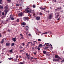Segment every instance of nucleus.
Masks as SVG:
<instances>
[{
	"mask_svg": "<svg viewBox=\"0 0 64 64\" xmlns=\"http://www.w3.org/2000/svg\"><path fill=\"white\" fill-rule=\"evenodd\" d=\"M32 12H33V10H31L29 9L28 8H26L24 11L25 12L28 13H29V12L30 13H32Z\"/></svg>",
	"mask_w": 64,
	"mask_h": 64,
	"instance_id": "obj_1",
	"label": "nucleus"
},
{
	"mask_svg": "<svg viewBox=\"0 0 64 64\" xmlns=\"http://www.w3.org/2000/svg\"><path fill=\"white\" fill-rule=\"evenodd\" d=\"M5 10H4V12L5 13V14L6 15V14H7V12H9V8L8 7V6H6L4 7Z\"/></svg>",
	"mask_w": 64,
	"mask_h": 64,
	"instance_id": "obj_2",
	"label": "nucleus"
},
{
	"mask_svg": "<svg viewBox=\"0 0 64 64\" xmlns=\"http://www.w3.org/2000/svg\"><path fill=\"white\" fill-rule=\"evenodd\" d=\"M44 47H45L44 48H49V46H50L49 44L48 43H46L43 46Z\"/></svg>",
	"mask_w": 64,
	"mask_h": 64,
	"instance_id": "obj_3",
	"label": "nucleus"
},
{
	"mask_svg": "<svg viewBox=\"0 0 64 64\" xmlns=\"http://www.w3.org/2000/svg\"><path fill=\"white\" fill-rule=\"evenodd\" d=\"M55 58H58V59H61V58L59 56H58L57 55H56L55 56Z\"/></svg>",
	"mask_w": 64,
	"mask_h": 64,
	"instance_id": "obj_4",
	"label": "nucleus"
},
{
	"mask_svg": "<svg viewBox=\"0 0 64 64\" xmlns=\"http://www.w3.org/2000/svg\"><path fill=\"white\" fill-rule=\"evenodd\" d=\"M52 14H50L48 17L49 19L50 20V19H51L52 18Z\"/></svg>",
	"mask_w": 64,
	"mask_h": 64,
	"instance_id": "obj_5",
	"label": "nucleus"
},
{
	"mask_svg": "<svg viewBox=\"0 0 64 64\" xmlns=\"http://www.w3.org/2000/svg\"><path fill=\"white\" fill-rule=\"evenodd\" d=\"M16 39V37H15L14 38H12V40L14 41V42H15L17 40Z\"/></svg>",
	"mask_w": 64,
	"mask_h": 64,
	"instance_id": "obj_6",
	"label": "nucleus"
},
{
	"mask_svg": "<svg viewBox=\"0 0 64 64\" xmlns=\"http://www.w3.org/2000/svg\"><path fill=\"white\" fill-rule=\"evenodd\" d=\"M22 15H23V13H22V12H21L20 13L18 14V16H19V17H20V16H22Z\"/></svg>",
	"mask_w": 64,
	"mask_h": 64,
	"instance_id": "obj_7",
	"label": "nucleus"
},
{
	"mask_svg": "<svg viewBox=\"0 0 64 64\" xmlns=\"http://www.w3.org/2000/svg\"><path fill=\"white\" fill-rule=\"evenodd\" d=\"M26 56L27 58H28V59L30 58V55L29 54V55H28V53L26 54Z\"/></svg>",
	"mask_w": 64,
	"mask_h": 64,
	"instance_id": "obj_8",
	"label": "nucleus"
},
{
	"mask_svg": "<svg viewBox=\"0 0 64 64\" xmlns=\"http://www.w3.org/2000/svg\"><path fill=\"white\" fill-rule=\"evenodd\" d=\"M28 19V17H25L24 18V21H26V20H27Z\"/></svg>",
	"mask_w": 64,
	"mask_h": 64,
	"instance_id": "obj_9",
	"label": "nucleus"
},
{
	"mask_svg": "<svg viewBox=\"0 0 64 64\" xmlns=\"http://www.w3.org/2000/svg\"><path fill=\"white\" fill-rule=\"evenodd\" d=\"M10 45V44L9 42H7L6 43V46H9Z\"/></svg>",
	"mask_w": 64,
	"mask_h": 64,
	"instance_id": "obj_10",
	"label": "nucleus"
},
{
	"mask_svg": "<svg viewBox=\"0 0 64 64\" xmlns=\"http://www.w3.org/2000/svg\"><path fill=\"white\" fill-rule=\"evenodd\" d=\"M12 16V15H10V18L12 20H14V18H13V17H12V16Z\"/></svg>",
	"mask_w": 64,
	"mask_h": 64,
	"instance_id": "obj_11",
	"label": "nucleus"
},
{
	"mask_svg": "<svg viewBox=\"0 0 64 64\" xmlns=\"http://www.w3.org/2000/svg\"><path fill=\"white\" fill-rule=\"evenodd\" d=\"M41 47H43V45L42 44H40L39 45V46H38V47L40 48Z\"/></svg>",
	"mask_w": 64,
	"mask_h": 64,
	"instance_id": "obj_12",
	"label": "nucleus"
},
{
	"mask_svg": "<svg viewBox=\"0 0 64 64\" xmlns=\"http://www.w3.org/2000/svg\"><path fill=\"white\" fill-rule=\"evenodd\" d=\"M4 39H5V38H4V39H3L2 41V42H1V43L2 44L3 43V42H4Z\"/></svg>",
	"mask_w": 64,
	"mask_h": 64,
	"instance_id": "obj_13",
	"label": "nucleus"
},
{
	"mask_svg": "<svg viewBox=\"0 0 64 64\" xmlns=\"http://www.w3.org/2000/svg\"><path fill=\"white\" fill-rule=\"evenodd\" d=\"M31 43V42H28V44H27V45L26 46V47H28L29 46V44H30Z\"/></svg>",
	"mask_w": 64,
	"mask_h": 64,
	"instance_id": "obj_14",
	"label": "nucleus"
},
{
	"mask_svg": "<svg viewBox=\"0 0 64 64\" xmlns=\"http://www.w3.org/2000/svg\"><path fill=\"white\" fill-rule=\"evenodd\" d=\"M40 19V17L39 16L37 17L36 18V20H39Z\"/></svg>",
	"mask_w": 64,
	"mask_h": 64,
	"instance_id": "obj_15",
	"label": "nucleus"
},
{
	"mask_svg": "<svg viewBox=\"0 0 64 64\" xmlns=\"http://www.w3.org/2000/svg\"><path fill=\"white\" fill-rule=\"evenodd\" d=\"M26 24L25 22H22V25H26Z\"/></svg>",
	"mask_w": 64,
	"mask_h": 64,
	"instance_id": "obj_16",
	"label": "nucleus"
},
{
	"mask_svg": "<svg viewBox=\"0 0 64 64\" xmlns=\"http://www.w3.org/2000/svg\"><path fill=\"white\" fill-rule=\"evenodd\" d=\"M53 61H58V60H59L58 59L56 60V59H54V58H53Z\"/></svg>",
	"mask_w": 64,
	"mask_h": 64,
	"instance_id": "obj_17",
	"label": "nucleus"
},
{
	"mask_svg": "<svg viewBox=\"0 0 64 64\" xmlns=\"http://www.w3.org/2000/svg\"><path fill=\"white\" fill-rule=\"evenodd\" d=\"M20 39H22V40H23V39H24V37H21L20 36Z\"/></svg>",
	"mask_w": 64,
	"mask_h": 64,
	"instance_id": "obj_18",
	"label": "nucleus"
},
{
	"mask_svg": "<svg viewBox=\"0 0 64 64\" xmlns=\"http://www.w3.org/2000/svg\"><path fill=\"white\" fill-rule=\"evenodd\" d=\"M43 53H44V54H45L46 53V51L45 50L43 51Z\"/></svg>",
	"mask_w": 64,
	"mask_h": 64,
	"instance_id": "obj_19",
	"label": "nucleus"
},
{
	"mask_svg": "<svg viewBox=\"0 0 64 64\" xmlns=\"http://www.w3.org/2000/svg\"><path fill=\"white\" fill-rule=\"evenodd\" d=\"M8 59L9 60H11L13 59V58H8Z\"/></svg>",
	"mask_w": 64,
	"mask_h": 64,
	"instance_id": "obj_20",
	"label": "nucleus"
},
{
	"mask_svg": "<svg viewBox=\"0 0 64 64\" xmlns=\"http://www.w3.org/2000/svg\"><path fill=\"white\" fill-rule=\"evenodd\" d=\"M2 4V0H0V4Z\"/></svg>",
	"mask_w": 64,
	"mask_h": 64,
	"instance_id": "obj_21",
	"label": "nucleus"
},
{
	"mask_svg": "<svg viewBox=\"0 0 64 64\" xmlns=\"http://www.w3.org/2000/svg\"><path fill=\"white\" fill-rule=\"evenodd\" d=\"M14 44V43H13L12 44V45H11V46H14V44Z\"/></svg>",
	"mask_w": 64,
	"mask_h": 64,
	"instance_id": "obj_22",
	"label": "nucleus"
},
{
	"mask_svg": "<svg viewBox=\"0 0 64 64\" xmlns=\"http://www.w3.org/2000/svg\"><path fill=\"white\" fill-rule=\"evenodd\" d=\"M57 9L58 10H61V9H62V8L61 7H60L58 8Z\"/></svg>",
	"mask_w": 64,
	"mask_h": 64,
	"instance_id": "obj_23",
	"label": "nucleus"
},
{
	"mask_svg": "<svg viewBox=\"0 0 64 64\" xmlns=\"http://www.w3.org/2000/svg\"><path fill=\"white\" fill-rule=\"evenodd\" d=\"M13 50L12 49L10 50L9 51L10 53H11L12 52H13L12 51Z\"/></svg>",
	"mask_w": 64,
	"mask_h": 64,
	"instance_id": "obj_24",
	"label": "nucleus"
},
{
	"mask_svg": "<svg viewBox=\"0 0 64 64\" xmlns=\"http://www.w3.org/2000/svg\"><path fill=\"white\" fill-rule=\"evenodd\" d=\"M39 15H42V13L41 12H39Z\"/></svg>",
	"mask_w": 64,
	"mask_h": 64,
	"instance_id": "obj_25",
	"label": "nucleus"
},
{
	"mask_svg": "<svg viewBox=\"0 0 64 64\" xmlns=\"http://www.w3.org/2000/svg\"><path fill=\"white\" fill-rule=\"evenodd\" d=\"M36 7V6H35V5H34V4L33 6H32V7L33 8H35Z\"/></svg>",
	"mask_w": 64,
	"mask_h": 64,
	"instance_id": "obj_26",
	"label": "nucleus"
},
{
	"mask_svg": "<svg viewBox=\"0 0 64 64\" xmlns=\"http://www.w3.org/2000/svg\"><path fill=\"white\" fill-rule=\"evenodd\" d=\"M19 21V19H18L16 20V22H18Z\"/></svg>",
	"mask_w": 64,
	"mask_h": 64,
	"instance_id": "obj_27",
	"label": "nucleus"
},
{
	"mask_svg": "<svg viewBox=\"0 0 64 64\" xmlns=\"http://www.w3.org/2000/svg\"><path fill=\"white\" fill-rule=\"evenodd\" d=\"M3 6H0V9H3Z\"/></svg>",
	"mask_w": 64,
	"mask_h": 64,
	"instance_id": "obj_28",
	"label": "nucleus"
},
{
	"mask_svg": "<svg viewBox=\"0 0 64 64\" xmlns=\"http://www.w3.org/2000/svg\"><path fill=\"white\" fill-rule=\"evenodd\" d=\"M24 48L23 49V50H20V52H22L23 51H24Z\"/></svg>",
	"mask_w": 64,
	"mask_h": 64,
	"instance_id": "obj_29",
	"label": "nucleus"
},
{
	"mask_svg": "<svg viewBox=\"0 0 64 64\" xmlns=\"http://www.w3.org/2000/svg\"><path fill=\"white\" fill-rule=\"evenodd\" d=\"M7 1L10 3L11 2V0H7Z\"/></svg>",
	"mask_w": 64,
	"mask_h": 64,
	"instance_id": "obj_30",
	"label": "nucleus"
},
{
	"mask_svg": "<svg viewBox=\"0 0 64 64\" xmlns=\"http://www.w3.org/2000/svg\"><path fill=\"white\" fill-rule=\"evenodd\" d=\"M16 59H17L18 58V55H16Z\"/></svg>",
	"mask_w": 64,
	"mask_h": 64,
	"instance_id": "obj_31",
	"label": "nucleus"
},
{
	"mask_svg": "<svg viewBox=\"0 0 64 64\" xmlns=\"http://www.w3.org/2000/svg\"><path fill=\"white\" fill-rule=\"evenodd\" d=\"M31 43L32 44V45H35V43H34L33 44V43L31 42Z\"/></svg>",
	"mask_w": 64,
	"mask_h": 64,
	"instance_id": "obj_32",
	"label": "nucleus"
},
{
	"mask_svg": "<svg viewBox=\"0 0 64 64\" xmlns=\"http://www.w3.org/2000/svg\"><path fill=\"white\" fill-rule=\"evenodd\" d=\"M20 35L21 37H23V35L22 34H20Z\"/></svg>",
	"mask_w": 64,
	"mask_h": 64,
	"instance_id": "obj_33",
	"label": "nucleus"
},
{
	"mask_svg": "<svg viewBox=\"0 0 64 64\" xmlns=\"http://www.w3.org/2000/svg\"><path fill=\"white\" fill-rule=\"evenodd\" d=\"M46 9V8H42V10H45Z\"/></svg>",
	"mask_w": 64,
	"mask_h": 64,
	"instance_id": "obj_34",
	"label": "nucleus"
},
{
	"mask_svg": "<svg viewBox=\"0 0 64 64\" xmlns=\"http://www.w3.org/2000/svg\"><path fill=\"white\" fill-rule=\"evenodd\" d=\"M50 46H51V48H53L52 47V45H51V44H50Z\"/></svg>",
	"mask_w": 64,
	"mask_h": 64,
	"instance_id": "obj_35",
	"label": "nucleus"
},
{
	"mask_svg": "<svg viewBox=\"0 0 64 64\" xmlns=\"http://www.w3.org/2000/svg\"><path fill=\"white\" fill-rule=\"evenodd\" d=\"M22 44L23 46H24V45H25V44L24 43H23Z\"/></svg>",
	"mask_w": 64,
	"mask_h": 64,
	"instance_id": "obj_36",
	"label": "nucleus"
},
{
	"mask_svg": "<svg viewBox=\"0 0 64 64\" xmlns=\"http://www.w3.org/2000/svg\"><path fill=\"white\" fill-rule=\"evenodd\" d=\"M16 6H19V4H16Z\"/></svg>",
	"mask_w": 64,
	"mask_h": 64,
	"instance_id": "obj_37",
	"label": "nucleus"
},
{
	"mask_svg": "<svg viewBox=\"0 0 64 64\" xmlns=\"http://www.w3.org/2000/svg\"><path fill=\"white\" fill-rule=\"evenodd\" d=\"M40 8L41 9V10H42V8H41V7H40Z\"/></svg>",
	"mask_w": 64,
	"mask_h": 64,
	"instance_id": "obj_38",
	"label": "nucleus"
},
{
	"mask_svg": "<svg viewBox=\"0 0 64 64\" xmlns=\"http://www.w3.org/2000/svg\"><path fill=\"white\" fill-rule=\"evenodd\" d=\"M54 2H56V0H53Z\"/></svg>",
	"mask_w": 64,
	"mask_h": 64,
	"instance_id": "obj_39",
	"label": "nucleus"
},
{
	"mask_svg": "<svg viewBox=\"0 0 64 64\" xmlns=\"http://www.w3.org/2000/svg\"><path fill=\"white\" fill-rule=\"evenodd\" d=\"M26 31L27 32H28V29H26Z\"/></svg>",
	"mask_w": 64,
	"mask_h": 64,
	"instance_id": "obj_40",
	"label": "nucleus"
},
{
	"mask_svg": "<svg viewBox=\"0 0 64 64\" xmlns=\"http://www.w3.org/2000/svg\"><path fill=\"white\" fill-rule=\"evenodd\" d=\"M38 41H41V39H38Z\"/></svg>",
	"mask_w": 64,
	"mask_h": 64,
	"instance_id": "obj_41",
	"label": "nucleus"
},
{
	"mask_svg": "<svg viewBox=\"0 0 64 64\" xmlns=\"http://www.w3.org/2000/svg\"><path fill=\"white\" fill-rule=\"evenodd\" d=\"M2 36V35H1V34H0V37H1Z\"/></svg>",
	"mask_w": 64,
	"mask_h": 64,
	"instance_id": "obj_42",
	"label": "nucleus"
},
{
	"mask_svg": "<svg viewBox=\"0 0 64 64\" xmlns=\"http://www.w3.org/2000/svg\"><path fill=\"white\" fill-rule=\"evenodd\" d=\"M37 31L38 32H40L38 29H37Z\"/></svg>",
	"mask_w": 64,
	"mask_h": 64,
	"instance_id": "obj_43",
	"label": "nucleus"
},
{
	"mask_svg": "<svg viewBox=\"0 0 64 64\" xmlns=\"http://www.w3.org/2000/svg\"><path fill=\"white\" fill-rule=\"evenodd\" d=\"M45 34H47L48 33V32H45Z\"/></svg>",
	"mask_w": 64,
	"mask_h": 64,
	"instance_id": "obj_44",
	"label": "nucleus"
},
{
	"mask_svg": "<svg viewBox=\"0 0 64 64\" xmlns=\"http://www.w3.org/2000/svg\"><path fill=\"white\" fill-rule=\"evenodd\" d=\"M60 19V18H58V20H59Z\"/></svg>",
	"mask_w": 64,
	"mask_h": 64,
	"instance_id": "obj_45",
	"label": "nucleus"
},
{
	"mask_svg": "<svg viewBox=\"0 0 64 64\" xmlns=\"http://www.w3.org/2000/svg\"><path fill=\"white\" fill-rule=\"evenodd\" d=\"M2 15H4V12H2Z\"/></svg>",
	"mask_w": 64,
	"mask_h": 64,
	"instance_id": "obj_46",
	"label": "nucleus"
},
{
	"mask_svg": "<svg viewBox=\"0 0 64 64\" xmlns=\"http://www.w3.org/2000/svg\"><path fill=\"white\" fill-rule=\"evenodd\" d=\"M37 49L38 50H40V48H38Z\"/></svg>",
	"mask_w": 64,
	"mask_h": 64,
	"instance_id": "obj_47",
	"label": "nucleus"
},
{
	"mask_svg": "<svg viewBox=\"0 0 64 64\" xmlns=\"http://www.w3.org/2000/svg\"><path fill=\"white\" fill-rule=\"evenodd\" d=\"M20 64H24L23 63H21Z\"/></svg>",
	"mask_w": 64,
	"mask_h": 64,
	"instance_id": "obj_48",
	"label": "nucleus"
},
{
	"mask_svg": "<svg viewBox=\"0 0 64 64\" xmlns=\"http://www.w3.org/2000/svg\"><path fill=\"white\" fill-rule=\"evenodd\" d=\"M28 35L29 36H31V34H29Z\"/></svg>",
	"mask_w": 64,
	"mask_h": 64,
	"instance_id": "obj_49",
	"label": "nucleus"
},
{
	"mask_svg": "<svg viewBox=\"0 0 64 64\" xmlns=\"http://www.w3.org/2000/svg\"><path fill=\"white\" fill-rule=\"evenodd\" d=\"M8 32H10V30H8Z\"/></svg>",
	"mask_w": 64,
	"mask_h": 64,
	"instance_id": "obj_50",
	"label": "nucleus"
},
{
	"mask_svg": "<svg viewBox=\"0 0 64 64\" xmlns=\"http://www.w3.org/2000/svg\"><path fill=\"white\" fill-rule=\"evenodd\" d=\"M42 34V35H43V34H45V33H43Z\"/></svg>",
	"mask_w": 64,
	"mask_h": 64,
	"instance_id": "obj_51",
	"label": "nucleus"
},
{
	"mask_svg": "<svg viewBox=\"0 0 64 64\" xmlns=\"http://www.w3.org/2000/svg\"><path fill=\"white\" fill-rule=\"evenodd\" d=\"M31 59H33V57H31Z\"/></svg>",
	"mask_w": 64,
	"mask_h": 64,
	"instance_id": "obj_52",
	"label": "nucleus"
},
{
	"mask_svg": "<svg viewBox=\"0 0 64 64\" xmlns=\"http://www.w3.org/2000/svg\"><path fill=\"white\" fill-rule=\"evenodd\" d=\"M55 10H56V11H57V9H56Z\"/></svg>",
	"mask_w": 64,
	"mask_h": 64,
	"instance_id": "obj_53",
	"label": "nucleus"
},
{
	"mask_svg": "<svg viewBox=\"0 0 64 64\" xmlns=\"http://www.w3.org/2000/svg\"><path fill=\"white\" fill-rule=\"evenodd\" d=\"M22 26L23 27H25V26Z\"/></svg>",
	"mask_w": 64,
	"mask_h": 64,
	"instance_id": "obj_54",
	"label": "nucleus"
},
{
	"mask_svg": "<svg viewBox=\"0 0 64 64\" xmlns=\"http://www.w3.org/2000/svg\"><path fill=\"white\" fill-rule=\"evenodd\" d=\"M62 62H64V60H62Z\"/></svg>",
	"mask_w": 64,
	"mask_h": 64,
	"instance_id": "obj_55",
	"label": "nucleus"
},
{
	"mask_svg": "<svg viewBox=\"0 0 64 64\" xmlns=\"http://www.w3.org/2000/svg\"><path fill=\"white\" fill-rule=\"evenodd\" d=\"M36 35H37V33L36 32Z\"/></svg>",
	"mask_w": 64,
	"mask_h": 64,
	"instance_id": "obj_56",
	"label": "nucleus"
},
{
	"mask_svg": "<svg viewBox=\"0 0 64 64\" xmlns=\"http://www.w3.org/2000/svg\"><path fill=\"white\" fill-rule=\"evenodd\" d=\"M4 40H6V39H5V38H4Z\"/></svg>",
	"mask_w": 64,
	"mask_h": 64,
	"instance_id": "obj_57",
	"label": "nucleus"
},
{
	"mask_svg": "<svg viewBox=\"0 0 64 64\" xmlns=\"http://www.w3.org/2000/svg\"><path fill=\"white\" fill-rule=\"evenodd\" d=\"M1 12L0 11V15L1 14Z\"/></svg>",
	"mask_w": 64,
	"mask_h": 64,
	"instance_id": "obj_58",
	"label": "nucleus"
},
{
	"mask_svg": "<svg viewBox=\"0 0 64 64\" xmlns=\"http://www.w3.org/2000/svg\"><path fill=\"white\" fill-rule=\"evenodd\" d=\"M34 42H36V43H37V42L36 41H35Z\"/></svg>",
	"mask_w": 64,
	"mask_h": 64,
	"instance_id": "obj_59",
	"label": "nucleus"
},
{
	"mask_svg": "<svg viewBox=\"0 0 64 64\" xmlns=\"http://www.w3.org/2000/svg\"><path fill=\"white\" fill-rule=\"evenodd\" d=\"M37 59V58H34V59Z\"/></svg>",
	"mask_w": 64,
	"mask_h": 64,
	"instance_id": "obj_60",
	"label": "nucleus"
},
{
	"mask_svg": "<svg viewBox=\"0 0 64 64\" xmlns=\"http://www.w3.org/2000/svg\"><path fill=\"white\" fill-rule=\"evenodd\" d=\"M50 9H52V8L50 7Z\"/></svg>",
	"mask_w": 64,
	"mask_h": 64,
	"instance_id": "obj_61",
	"label": "nucleus"
},
{
	"mask_svg": "<svg viewBox=\"0 0 64 64\" xmlns=\"http://www.w3.org/2000/svg\"><path fill=\"white\" fill-rule=\"evenodd\" d=\"M1 63V62H0V63Z\"/></svg>",
	"mask_w": 64,
	"mask_h": 64,
	"instance_id": "obj_62",
	"label": "nucleus"
},
{
	"mask_svg": "<svg viewBox=\"0 0 64 64\" xmlns=\"http://www.w3.org/2000/svg\"><path fill=\"white\" fill-rule=\"evenodd\" d=\"M26 27H28V28H29V27H28V26H27Z\"/></svg>",
	"mask_w": 64,
	"mask_h": 64,
	"instance_id": "obj_63",
	"label": "nucleus"
},
{
	"mask_svg": "<svg viewBox=\"0 0 64 64\" xmlns=\"http://www.w3.org/2000/svg\"><path fill=\"white\" fill-rule=\"evenodd\" d=\"M8 21V20H6V21Z\"/></svg>",
	"mask_w": 64,
	"mask_h": 64,
	"instance_id": "obj_64",
	"label": "nucleus"
}]
</instances>
